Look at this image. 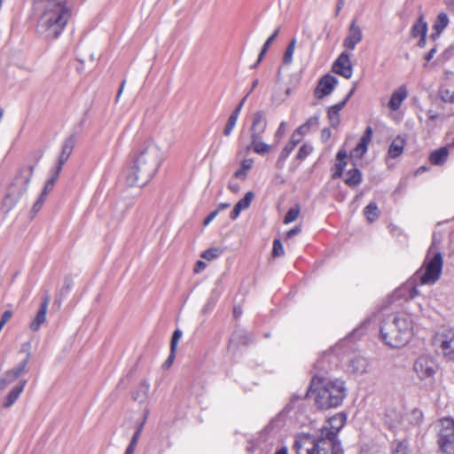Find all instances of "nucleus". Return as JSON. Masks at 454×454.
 <instances>
[{"instance_id":"obj_46","label":"nucleus","mask_w":454,"mask_h":454,"mask_svg":"<svg viewBox=\"0 0 454 454\" xmlns=\"http://www.w3.org/2000/svg\"><path fill=\"white\" fill-rule=\"evenodd\" d=\"M286 126H287V123L285 121L280 122V124L274 135L276 144H278L280 142V140L283 138V137L285 136Z\"/></svg>"},{"instance_id":"obj_26","label":"nucleus","mask_w":454,"mask_h":454,"mask_svg":"<svg viewBox=\"0 0 454 454\" xmlns=\"http://www.w3.org/2000/svg\"><path fill=\"white\" fill-rule=\"evenodd\" d=\"M405 140L398 136L391 143L388 148V155L391 158H396L400 156L404 149Z\"/></svg>"},{"instance_id":"obj_39","label":"nucleus","mask_w":454,"mask_h":454,"mask_svg":"<svg viewBox=\"0 0 454 454\" xmlns=\"http://www.w3.org/2000/svg\"><path fill=\"white\" fill-rule=\"evenodd\" d=\"M238 118L239 117L236 116V114H231V115L229 116L228 121L224 126V129H223V135L225 137H229L232 133V130L236 126Z\"/></svg>"},{"instance_id":"obj_62","label":"nucleus","mask_w":454,"mask_h":454,"mask_svg":"<svg viewBox=\"0 0 454 454\" xmlns=\"http://www.w3.org/2000/svg\"><path fill=\"white\" fill-rule=\"evenodd\" d=\"M419 37H420V39H419V41L418 43V46L419 48H424L426 46V43H427V35H424V36L422 35V36H419Z\"/></svg>"},{"instance_id":"obj_55","label":"nucleus","mask_w":454,"mask_h":454,"mask_svg":"<svg viewBox=\"0 0 454 454\" xmlns=\"http://www.w3.org/2000/svg\"><path fill=\"white\" fill-rule=\"evenodd\" d=\"M301 229L300 226H295L294 228L291 229L290 231H287L286 233V238L287 239H291L292 237H294V235H297L301 232Z\"/></svg>"},{"instance_id":"obj_21","label":"nucleus","mask_w":454,"mask_h":454,"mask_svg":"<svg viewBox=\"0 0 454 454\" xmlns=\"http://www.w3.org/2000/svg\"><path fill=\"white\" fill-rule=\"evenodd\" d=\"M25 385L26 380H21L19 385H16L12 388V390L3 400L2 405L4 408H10L12 404L15 403L20 394L23 392Z\"/></svg>"},{"instance_id":"obj_42","label":"nucleus","mask_w":454,"mask_h":454,"mask_svg":"<svg viewBox=\"0 0 454 454\" xmlns=\"http://www.w3.org/2000/svg\"><path fill=\"white\" fill-rule=\"evenodd\" d=\"M313 151V147L310 145L304 144L302 145L297 153V159L300 160H303L306 159Z\"/></svg>"},{"instance_id":"obj_45","label":"nucleus","mask_w":454,"mask_h":454,"mask_svg":"<svg viewBox=\"0 0 454 454\" xmlns=\"http://www.w3.org/2000/svg\"><path fill=\"white\" fill-rule=\"evenodd\" d=\"M285 250L283 245L279 239H275L273 241V248H272V256L273 257H280L284 255Z\"/></svg>"},{"instance_id":"obj_24","label":"nucleus","mask_w":454,"mask_h":454,"mask_svg":"<svg viewBox=\"0 0 454 454\" xmlns=\"http://www.w3.org/2000/svg\"><path fill=\"white\" fill-rule=\"evenodd\" d=\"M449 25V18L448 15L444 12H441L434 25H433V30L434 33H432L431 37L435 40L439 35L442 34V32L448 27Z\"/></svg>"},{"instance_id":"obj_23","label":"nucleus","mask_w":454,"mask_h":454,"mask_svg":"<svg viewBox=\"0 0 454 454\" xmlns=\"http://www.w3.org/2000/svg\"><path fill=\"white\" fill-rule=\"evenodd\" d=\"M372 137V129L368 126L364 130L362 137L360 138L359 143L356 146L354 152L356 156H362L367 151L368 145Z\"/></svg>"},{"instance_id":"obj_16","label":"nucleus","mask_w":454,"mask_h":454,"mask_svg":"<svg viewBox=\"0 0 454 454\" xmlns=\"http://www.w3.org/2000/svg\"><path fill=\"white\" fill-rule=\"evenodd\" d=\"M50 303V295L43 297L38 311L30 323L29 328L33 332H37L41 326L46 322V314Z\"/></svg>"},{"instance_id":"obj_4","label":"nucleus","mask_w":454,"mask_h":454,"mask_svg":"<svg viewBox=\"0 0 454 454\" xmlns=\"http://www.w3.org/2000/svg\"><path fill=\"white\" fill-rule=\"evenodd\" d=\"M249 129L250 143L246 145L247 152L253 151L259 155H266L271 150V145L263 142V134L268 126L267 116L264 111L258 110L251 116Z\"/></svg>"},{"instance_id":"obj_30","label":"nucleus","mask_w":454,"mask_h":454,"mask_svg":"<svg viewBox=\"0 0 454 454\" xmlns=\"http://www.w3.org/2000/svg\"><path fill=\"white\" fill-rule=\"evenodd\" d=\"M427 33V24L424 20V18L420 16L418 21L412 26L411 35L413 37L424 36Z\"/></svg>"},{"instance_id":"obj_59","label":"nucleus","mask_w":454,"mask_h":454,"mask_svg":"<svg viewBox=\"0 0 454 454\" xmlns=\"http://www.w3.org/2000/svg\"><path fill=\"white\" fill-rule=\"evenodd\" d=\"M291 153L292 151L290 150V148H286L285 146L280 153V159H286Z\"/></svg>"},{"instance_id":"obj_7","label":"nucleus","mask_w":454,"mask_h":454,"mask_svg":"<svg viewBox=\"0 0 454 454\" xmlns=\"http://www.w3.org/2000/svg\"><path fill=\"white\" fill-rule=\"evenodd\" d=\"M34 173V166L21 167L13 177L7 193V199H17L25 195Z\"/></svg>"},{"instance_id":"obj_12","label":"nucleus","mask_w":454,"mask_h":454,"mask_svg":"<svg viewBox=\"0 0 454 454\" xmlns=\"http://www.w3.org/2000/svg\"><path fill=\"white\" fill-rule=\"evenodd\" d=\"M436 341L440 343L444 356L454 360V329H445L439 333Z\"/></svg>"},{"instance_id":"obj_31","label":"nucleus","mask_w":454,"mask_h":454,"mask_svg":"<svg viewBox=\"0 0 454 454\" xmlns=\"http://www.w3.org/2000/svg\"><path fill=\"white\" fill-rule=\"evenodd\" d=\"M253 159H244L240 163V168L238 170H236L234 176L239 179L246 178L247 172L253 168Z\"/></svg>"},{"instance_id":"obj_10","label":"nucleus","mask_w":454,"mask_h":454,"mask_svg":"<svg viewBox=\"0 0 454 454\" xmlns=\"http://www.w3.org/2000/svg\"><path fill=\"white\" fill-rule=\"evenodd\" d=\"M314 454H340V441L330 435H324L322 433L313 442Z\"/></svg>"},{"instance_id":"obj_29","label":"nucleus","mask_w":454,"mask_h":454,"mask_svg":"<svg viewBox=\"0 0 454 454\" xmlns=\"http://www.w3.org/2000/svg\"><path fill=\"white\" fill-rule=\"evenodd\" d=\"M150 389V385L147 382L140 383L135 392L133 393V398L135 401L143 403L145 401Z\"/></svg>"},{"instance_id":"obj_41","label":"nucleus","mask_w":454,"mask_h":454,"mask_svg":"<svg viewBox=\"0 0 454 454\" xmlns=\"http://www.w3.org/2000/svg\"><path fill=\"white\" fill-rule=\"evenodd\" d=\"M439 96L443 102L454 103V91L449 89L441 88L439 90Z\"/></svg>"},{"instance_id":"obj_58","label":"nucleus","mask_w":454,"mask_h":454,"mask_svg":"<svg viewBox=\"0 0 454 454\" xmlns=\"http://www.w3.org/2000/svg\"><path fill=\"white\" fill-rule=\"evenodd\" d=\"M205 268H206V263L204 262H202V261H198L197 264H196V266L194 268V271L196 273H199L201 270H203Z\"/></svg>"},{"instance_id":"obj_20","label":"nucleus","mask_w":454,"mask_h":454,"mask_svg":"<svg viewBox=\"0 0 454 454\" xmlns=\"http://www.w3.org/2000/svg\"><path fill=\"white\" fill-rule=\"evenodd\" d=\"M408 91L405 85L400 86L397 90H394L390 100L388 102V107L392 111H396L400 108L403 100L407 98Z\"/></svg>"},{"instance_id":"obj_5","label":"nucleus","mask_w":454,"mask_h":454,"mask_svg":"<svg viewBox=\"0 0 454 454\" xmlns=\"http://www.w3.org/2000/svg\"><path fill=\"white\" fill-rule=\"evenodd\" d=\"M345 396L344 381L340 380H329L317 390L315 402L318 408L326 410L340 405Z\"/></svg>"},{"instance_id":"obj_49","label":"nucleus","mask_w":454,"mask_h":454,"mask_svg":"<svg viewBox=\"0 0 454 454\" xmlns=\"http://www.w3.org/2000/svg\"><path fill=\"white\" fill-rule=\"evenodd\" d=\"M301 141V137H298V135L292 134L289 142L286 144V147L290 148V150L293 152L295 146L300 144Z\"/></svg>"},{"instance_id":"obj_15","label":"nucleus","mask_w":454,"mask_h":454,"mask_svg":"<svg viewBox=\"0 0 454 454\" xmlns=\"http://www.w3.org/2000/svg\"><path fill=\"white\" fill-rule=\"evenodd\" d=\"M314 438L308 434H301L295 436L294 449L297 454H314Z\"/></svg>"},{"instance_id":"obj_60","label":"nucleus","mask_w":454,"mask_h":454,"mask_svg":"<svg viewBox=\"0 0 454 454\" xmlns=\"http://www.w3.org/2000/svg\"><path fill=\"white\" fill-rule=\"evenodd\" d=\"M435 52H436V48L435 47L431 49L430 51L427 52V54L425 56L426 60L427 62L430 61L434 58V55Z\"/></svg>"},{"instance_id":"obj_19","label":"nucleus","mask_w":454,"mask_h":454,"mask_svg":"<svg viewBox=\"0 0 454 454\" xmlns=\"http://www.w3.org/2000/svg\"><path fill=\"white\" fill-rule=\"evenodd\" d=\"M363 39L361 28L353 21L348 29V35L343 42V46L348 50H354L356 45Z\"/></svg>"},{"instance_id":"obj_35","label":"nucleus","mask_w":454,"mask_h":454,"mask_svg":"<svg viewBox=\"0 0 454 454\" xmlns=\"http://www.w3.org/2000/svg\"><path fill=\"white\" fill-rule=\"evenodd\" d=\"M347 158V153L345 151H339L337 153V160H339L338 163H336V172L333 175L334 178L337 176H340L344 168V166L346 165V162L344 160Z\"/></svg>"},{"instance_id":"obj_13","label":"nucleus","mask_w":454,"mask_h":454,"mask_svg":"<svg viewBox=\"0 0 454 454\" xmlns=\"http://www.w3.org/2000/svg\"><path fill=\"white\" fill-rule=\"evenodd\" d=\"M333 71L347 79L352 76L353 68L348 53L342 52L338 57L333 65Z\"/></svg>"},{"instance_id":"obj_33","label":"nucleus","mask_w":454,"mask_h":454,"mask_svg":"<svg viewBox=\"0 0 454 454\" xmlns=\"http://www.w3.org/2000/svg\"><path fill=\"white\" fill-rule=\"evenodd\" d=\"M364 215L367 218V220L371 223L375 221L379 217L380 210L374 202H371L364 208Z\"/></svg>"},{"instance_id":"obj_63","label":"nucleus","mask_w":454,"mask_h":454,"mask_svg":"<svg viewBox=\"0 0 454 454\" xmlns=\"http://www.w3.org/2000/svg\"><path fill=\"white\" fill-rule=\"evenodd\" d=\"M174 357H175V352H173V350L171 349V354L169 355L168 360L166 361V364L168 365H170L174 360Z\"/></svg>"},{"instance_id":"obj_38","label":"nucleus","mask_w":454,"mask_h":454,"mask_svg":"<svg viewBox=\"0 0 454 454\" xmlns=\"http://www.w3.org/2000/svg\"><path fill=\"white\" fill-rule=\"evenodd\" d=\"M300 211L301 208L298 205L290 208L284 218V223L288 224L294 222L298 218Z\"/></svg>"},{"instance_id":"obj_48","label":"nucleus","mask_w":454,"mask_h":454,"mask_svg":"<svg viewBox=\"0 0 454 454\" xmlns=\"http://www.w3.org/2000/svg\"><path fill=\"white\" fill-rule=\"evenodd\" d=\"M355 91V88H353L349 93L347 95V97L340 103L333 106L330 107L331 110H335L336 113H340V111L345 106V105L347 104L348 100L349 99V98L353 95Z\"/></svg>"},{"instance_id":"obj_32","label":"nucleus","mask_w":454,"mask_h":454,"mask_svg":"<svg viewBox=\"0 0 454 454\" xmlns=\"http://www.w3.org/2000/svg\"><path fill=\"white\" fill-rule=\"evenodd\" d=\"M296 43H297L296 38H293L289 42V43H288V45H287V47H286V51L284 52V55H283L282 61H283L284 65L289 66V65L292 64V62H293V55H294V50H295V47H296Z\"/></svg>"},{"instance_id":"obj_52","label":"nucleus","mask_w":454,"mask_h":454,"mask_svg":"<svg viewBox=\"0 0 454 454\" xmlns=\"http://www.w3.org/2000/svg\"><path fill=\"white\" fill-rule=\"evenodd\" d=\"M319 124V116L318 115H314L312 117H310L306 122H305V125L308 127V128H317Z\"/></svg>"},{"instance_id":"obj_14","label":"nucleus","mask_w":454,"mask_h":454,"mask_svg":"<svg viewBox=\"0 0 454 454\" xmlns=\"http://www.w3.org/2000/svg\"><path fill=\"white\" fill-rule=\"evenodd\" d=\"M27 364V358L20 363L15 368L4 373L0 379V389L4 390L12 384L25 372Z\"/></svg>"},{"instance_id":"obj_54","label":"nucleus","mask_w":454,"mask_h":454,"mask_svg":"<svg viewBox=\"0 0 454 454\" xmlns=\"http://www.w3.org/2000/svg\"><path fill=\"white\" fill-rule=\"evenodd\" d=\"M219 213V209H216V210H214L212 211L204 220V223L203 224L205 226H207V224H209L215 218V216L218 215Z\"/></svg>"},{"instance_id":"obj_43","label":"nucleus","mask_w":454,"mask_h":454,"mask_svg":"<svg viewBox=\"0 0 454 454\" xmlns=\"http://www.w3.org/2000/svg\"><path fill=\"white\" fill-rule=\"evenodd\" d=\"M220 254H221V250L219 248L213 247V248L205 250L201 254V257L207 261H211V260L217 258L220 255Z\"/></svg>"},{"instance_id":"obj_27","label":"nucleus","mask_w":454,"mask_h":454,"mask_svg":"<svg viewBox=\"0 0 454 454\" xmlns=\"http://www.w3.org/2000/svg\"><path fill=\"white\" fill-rule=\"evenodd\" d=\"M280 31V27H278L273 34L266 40L264 44L262 47L261 52L259 53L257 61L254 64L253 67L255 68L263 59L266 52L268 51L270 46L274 42V40L278 37V33Z\"/></svg>"},{"instance_id":"obj_53","label":"nucleus","mask_w":454,"mask_h":454,"mask_svg":"<svg viewBox=\"0 0 454 454\" xmlns=\"http://www.w3.org/2000/svg\"><path fill=\"white\" fill-rule=\"evenodd\" d=\"M309 130V128H308L305 123L298 127L294 131V135H298L299 137L302 140L303 136Z\"/></svg>"},{"instance_id":"obj_3","label":"nucleus","mask_w":454,"mask_h":454,"mask_svg":"<svg viewBox=\"0 0 454 454\" xmlns=\"http://www.w3.org/2000/svg\"><path fill=\"white\" fill-rule=\"evenodd\" d=\"M71 16L72 10L66 3H53L45 9L41 25L45 27L49 36L57 38L61 35Z\"/></svg>"},{"instance_id":"obj_56","label":"nucleus","mask_w":454,"mask_h":454,"mask_svg":"<svg viewBox=\"0 0 454 454\" xmlns=\"http://www.w3.org/2000/svg\"><path fill=\"white\" fill-rule=\"evenodd\" d=\"M247 98V95L242 98V100L239 102V105L236 106V108L232 111V113H231L232 114H236V116H238V117H239V114H240V111H241V109H242V106H243V105H244V103H245V101H246Z\"/></svg>"},{"instance_id":"obj_8","label":"nucleus","mask_w":454,"mask_h":454,"mask_svg":"<svg viewBox=\"0 0 454 454\" xmlns=\"http://www.w3.org/2000/svg\"><path fill=\"white\" fill-rule=\"evenodd\" d=\"M438 368L435 358L429 355L419 356L413 364V371L421 381L432 382Z\"/></svg>"},{"instance_id":"obj_11","label":"nucleus","mask_w":454,"mask_h":454,"mask_svg":"<svg viewBox=\"0 0 454 454\" xmlns=\"http://www.w3.org/2000/svg\"><path fill=\"white\" fill-rule=\"evenodd\" d=\"M346 420V414L343 412H338L327 419L325 425L320 429V433L324 435H330L337 438V434L344 427Z\"/></svg>"},{"instance_id":"obj_64","label":"nucleus","mask_w":454,"mask_h":454,"mask_svg":"<svg viewBox=\"0 0 454 454\" xmlns=\"http://www.w3.org/2000/svg\"><path fill=\"white\" fill-rule=\"evenodd\" d=\"M275 454H288V450L286 447H282L278 450L275 452Z\"/></svg>"},{"instance_id":"obj_1","label":"nucleus","mask_w":454,"mask_h":454,"mask_svg":"<svg viewBox=\"0 0 454 454\" xmlns=\"http://www.w3.org/2000/svg\"><path fill=\"white\" fill-rule=\"evenodd\" d=\"M162 161L160 146L153 141H145L135 153L126 173L129 186L143 187L157 173Z\"/></svg>"},{"instance_id":"obj_18","label":"nucleus","mask_w":454,"mask_h":454,"mask_svg":"<svg viewBox=\"0 0 454 454\" xmlns=\"http://www.w3.org/2000/svg\"><path fill=\"white\" fill-rule=\"evenodd\" d=\"M337 82H338V80L336 79V77H334L331 74H326V75L323 76L320 79L318 86L316 90V94H317V98H323L325 96L331 94L332 91L333 90L335 85L337 84Z\"/></svg>"},{"instance_id":"obj_50","label":"nucleus","mask_w":454,"mask_h":454,"mask_svg":"<svg viewBox=\"0 0 454 454\" xmlns=\"http://www.w3.org/2000/svg\"><path fill=\"white\" fill-rule=\"evenodd\" d=\"M181 336L182 332L180 330L177 329L174 332L171 340V349L173 350V352H176V345Z\"/></svg>"},{"instance_id":"obj_47","label":"nucleus","mask_w":454,"mask_h":454,"mask_svg":"<svg viewBox=\"0 0 454 454\" xmlns=\"http://www.w3.org/2000/svg\"><path fill=\"white\" fill-rule=\"evenodd\" d=\"M327 115H328V119H329L331 126L333 128H336L340 123V114L336 113L335 110H331L329 108Z\"/></svg>"},{"instance_id":"obj_17","label":"nucleus","mask_w":454,"mask_h":454,"mask_svg":"<svg viewBox=\"0 0 454 454\" xmlns=\"http://www.w3.org/2000/svg\"><path fill=\"white\" fill-rule=\"evenodd\" d=\"M75 145L74 136H70L65 139L62 145L61 153L58 160V165L56 167L57 172H61L64 164L69 159Z\"/></svg>"},{"instance_id":"obj_57","label":"nucleus","mask_w":454,"mask_h":454,"mask_svg":"<svg viewBox=\"0 0 454 454\" xmlns=\"http://www.w3.org/2000/svg\"><path fill=\"white\" fill-rule=\"evenodd\" d=\"M331 134H332V132H331L330 129H328V128H325V129H322V131H321V138H322L324 141H326L327 139H329V138H330Z\"/></svg>"},{"instance_id":"obj_44","label":"nucleus","mask_w":454,"mask_h":454,"mask_svg":"<svg viewBox=\"0 0 454 454\" xmlns=\"http://www.w3.org/2000/svg\"><path fill=\"white\" fill-rule=\"evenodd\" d=\"M73 285H74V281H73L72 278L66 277L64 279L63 286L61 287V289L59 291V295L62 297L66 296L72 289Z\"/></svg>"},{"instance_id":"obj_40","label":"nucleus","mask_w":454,"mask_h":454,"mask_svg":"<svg viewBox=\"0 0 454 454\" xmlns=\"http://www.w3.org/2000/svg\"><path fill=\"white\" fill-rule=\"evenodd\" d=\"M392 452L393 454H412V450L409 448L405 442H397L395 445Z\"/></svg>"},{"instance_id":"obj_28","label":"nucleus","mask_w":454,"mask_h":454,"mask_svg":"<svg viewBox=\"0 0 454 454\" xmlns=\"http://www.w3.org/2000/svg\"><path fill=\"white\" fill-rule=\"evenodd\" d=\"M362 180V174L360 170L356 168H353L349 169L345 176V183L348 186H356L360 184Z\"/></svg>"},{"instance_id":"obj_36","label":"nucleus","mask_w":454,"mask_h":454,"mask_svg":"<svg viewBox=\"0 0 454 454\" xmlns=\"http://www.w3.org/2000/svg\"><path fill=\"white\" fill-rule=\"evenodd\" d=\"M251 200H239L231 213V218L236 219L239 217L241 211L249 207Z\"/></svg>"},{"instance_id":"obj_34","label":"nucleus","mask_w":454,"mask_h":454,"mask_svg":"<svg viewBox=\"0 0 454 454\" xmlns=\"http://www.w3.org/2000/svg\"><path fill=\"white\" fill-rule=\"evenodd\" d=\"M59 173L60 172H57V170L55 169V171L52 174V176L47 180V182H46V184H45V185L43 187V190L42 194L39 197V199H43V197H45V196L49 195L50 192L54 187L55 182L58 179Z\"/></svg>"},{"instance_id":"obj_2","label":"nucleus","mask_w":454,"mask_h":454,"mask_svg":"<svg viewBox=\"0 0 454 454\" xmlns=\"http://www.w3.org/2000/svg\"><path fill=\"white\" fill-rule=\"evenodd\" d=\"M412 335L413 320L404 312L388 315L380 325L381 340L394 348L405 346Z\"/></svg>"},{"instance_id":"obj_37","label":"nucleus","mask_w":454,"mask_h":454,"mask_svg":"<svg viewBox=\"0 0 454 454\" xmlns=\"http://www.w3.org/2000/svg\"><path fill=\"white\" fill-rule=\"evenodd\" d=\"M142 427L143 426L141 425L137 429L135 434H133V436L131 438V441H130L129 446L127 447L124 454H133L134 453L135 449L137 448V445L138 438H139V436L141 434V432H142Z\"/></svg>"},{"instance_id":"obj_61","label":"nucleus","mask_w":454,"mask_h":454,"mask_svg":"<svg viewBox=\"0 0 454 454\" xmlns=\"http://www.w3.org/2000/svg\"><path fill=\"white\" fill-rule=\"evenodd\" d=\"M427 116L429 121H434L439 117V115L432 110L427 111Z\"/></svg>"},{"instance_id":"obj_22","label":"nucleus","mask_w":454,"mask_h":454,"mask_svg":"<svg viewBox=\"0 0 454 454\" xmlns=\"http://www.w3.org/2000/svg\"><path fill=\"white\" fill-rule=\"evenodd\" d=\"M350 368L353 373L363 375L369 372V362L363 356H355L350 360Z\"/></svg>"},{"instance_id":"obj_9","label":"nucleus","mask_w":454,"mask_h":454,"mask_svg":"<svg viewBox=\"0 0 454 454\" xmlns=\"http://www.w3.org/2000/svg\"><path fill=\"white\" fill-rule=\"evenodd\" d=\"M437 443L444 454H454V419L444 418L440 421Z\"/></svg>"},{"instance_id":"obj_25","label":"nucleus","mask_w":454,"mask_h":454,"mask_svg":"<svg viewBox=\"0 0 454 454\" xmlns=\"http://www.w3.org/2000/svg\"><path fill=\"white\" fill-rule=\"evenodd\" d=\"M449 155V150L447 147L443 146L431 153L429 156V160L433 165H442Z\"/></svg>"},{"instance_id":"obj_51","label":"nucleus","mask_w":454,"mask_h":454,"mask_svg":"<svg viewBox=\"0 0 454 454\" xmlns=\"http://www.w3.org/2000/svg\"><path fill=\"white\" fill-rule=\"evenodd\" d=\"M43 200H36L34 203L33 207L30 211V215H29V217L31 219H33L36 215L37 212H39L41 210V208L43 207Z\"/></svg>"},{"instance_id":"obj_6","label":"nucleus","mask_w":454,"mask_h":454,"mask_svg":"<svg viewBox=\"0 0 454 454\" xmlns=\"http://www.w3.org/2000/svg\"><path fill=\"white\" fill-rule=\"evenodd\" d=\"M441 253L433 252L431 247L424 261L423 266L417 271L416 276L422 285L434 284L440 278L442 270Z\"/></svg>"}]
</instances>
